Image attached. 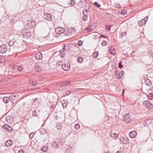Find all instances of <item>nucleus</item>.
Wrapping results in <instances>:
<instances>
[{"mask_svg": "<svg viewBox=\"0 0 153 153\" xmlns=\"http://www.w3.org/2000/svg\"><path fill=\"white\" fill-rule=\"evenodd\" d=\"M35 22L33 19H30L27 21V26L28 28L32 29L36 26Z\"/></svg>", "mask_w": 153, "mask_h": 153, "instance_id": "obj_1", "label": "nucleus"}, {"mask_svg": "<svg viewBox=\"0 0 153 153\" xmlns=\"http://www.w3.org/2000/svg\"><path fill=\"white\" fill-rule=\"evenodd\" d=\"M23 37L25 39L30 38L31 36V34L28 30H24L22 32Z\"/></svg>", "mask_w": 153, "mask_h": 153, "instance_id": "obj_2", "label": "nucleus"}, {"mask_svg": "<svg viewBox=\"0 0 153 153\" xmlns=\"http://www.w3.org/2000/svg\"><path fill=\"white\" fill-rule=\"evenodd\" d=\"M7 50V47L6 45L3 44L0 46V53L2 54L5 53Z\"/></svg>", "mask_w": 153, "mask_h": 153, "instance_id": "obj_3", "label": "nucleus"}, {"mask_svg": "<svg viewBox=\"0 0 153 153\" xmlns=\"http://www.w3.org/2000/svg\"><path fill=\"white\" fill-rule=\"evenodd\" d=\"M55 32L57 33V36H59L61 34L65 32V30L62 27H58L55 29Z\"/></svg>", "mask_w": 153, "mask_h": 153, "instance_id": "obj_4", "label": "nucleus"}, {"mask_svg": "<svg viewBox=\"0 0 153 153\" xmlns=\"http://www.w3.org/2000/svg\"><path fill=\"white\" fill-rule=\"evenodd\" d=\"M123 119L124 121L126 123H130L131 120L128 114H126L123 115Z\"/></svg>", "mask_w": 153, "mask_h": 153, "instance_id": "obj_5", "label": "nucleus"}, {"mask_svg": "<svg viewBox=\"0 0 153 153\" xmlns=\"http://www.w3.org/2000/svg\"><path fill=\"white\" fill-rule=\"evenodd\" d=\"M143 105L149 109L152 108V105L149 101H145L143 102Z\"/></svg>", "mask_w": 153, "mask_h": 153, "instance_id": "obj_6", "label": "nucleus"}, {"mask_svg": "<svg viewBox=\"0 0 153 153\" xmlns=\"http://www.w3.org/2000/svg\"><path fill=\"white\" fill-rule=\"evenodd\" d=\"M62 67L64 70L67 71L70 69V65L69 63L67 62V63L62 64Z\"/></svg>", "mask_w": 153, "mask_h": 153, "instance_id": "obj_7", "label": "nucleus"}, {"mask_svg": "<svg viewBox=\"0 0 153 153\" xmlns=\"http://www.w3.org/2000/svg\"><path fill=\"white\" fill-rule=\"evenodd\" d=\"M71 83L70 81H61L58 82V84L60 85V86L62 87L64 86L69 85Z\"/></svg>", "mask_w": 153, "mask_h": 153, "instance_id": "obj_8", "label": "nucleus"}, {"mask_svg": "<svg viewBox=\"0 0 153 153\" xmlns=\"http://www.w3.org/2000/svg\"><path fill=\"white\" fill-rule=\"evenodd\" d=\"M44 16L45 19L48 21H51L52 19L51 15L49 13H45Z\"/></svg>", "mask_w": 153, "mask_h": 153, "instance_id": "obj_9", "label": "nucleus"}, {"mask_svg": "<svg viewBox=\"0 0 153 153\" xmlns=\"http://www.w3.org/2000/svg\"><path fill=\"white\" fill-rule=\"evenodd\" d=\"M35 57L36 59L37 60L41 59L42 58V53L39 52L36 53L35 55Z\"/></svg>", "mask_w": 153, "mask_h": 153, "instance_id": "obj_10", "label": "nucleus"}, {"mask_svg": "<svg viewBox=\"0 0 153 153\" xmlns=\"http://www.w3.org/2000/svg\"><path fill=\"white\" fill-rule=\"evenodd\" d=\"M95 28V27L94 25H90V26L86 28L84 30H87L88 32H91Z\"/></svg>", "mask_w": 153, "mask_h": 153, "instance_id": "obj_11", "label": "nucleus"}, {"mask_svg": "<svg viewBox=\"0 0 153 153\" xmlns=\"http://www.w3.org/2000/svg\"><path fill=\"white\" fill-rule=\"evenodd\" d=\"M137 134V133L135 131H132L130 132L129 135L131 138H134L136 137Z\"/></svg>", "mask_w": 153, "mask_h": 153, "instance_id": "obj_12", "label": "nucleus"}, {"mask_svg": "<svg viewBox=\"0 0 153 153\" xmlns=\"http://www.w3.org/2000/svg\"><path fill=\"white\" fill-rule=\"evenodd\" d=\"M109 51L110 53L113 55H115V50L114 48L112 46H111L109 48Z\"/></svg>", "mask_w": 153, "mask_h": 153, "instance_id": "obj_13", "label": "nucleus"}, {"mask_svg": "<svg viewBox=\"0 0 153 153\" xmlns=\"http://www.w3.org/2000/svg\"><path fill=\"white\" fill-rule=\"evenodd\" d=\"M125 74L124 72L123 71H121L119 74H117V75H116V77L117 79H119L121 78L123 75Z\"/></svg>", "mask_w": 153, "mask_h": 153, "instance_id": "obj_14", "label": "nucleus"}, {"mask_svg": "<svg viewBox=\"0 0 153 153\" xmlns=\"http://www.w3.org/2000/svg\"><path fill=\"white\" fill-rule=\"evenodd\" d=\"M111 136L114 140L117 139L119 138L118 134H117L111 133Z\"/></svg>", "mask_w": 153, "mask_h": 153, "instance_id": "obj_15", "label": "nucleus"}, {"mask_svg": "<svg viewBox=\"0 0 153 153\" xmlns=\"http://www.w3.org/2000/svg\"><path fill=\"white\" fill-rule=\"evenodd\" d=\"M20 43L18 40H16L14 39V46L17 47H19Z\"/></svg>", "mask_w": 153, "mask_h": 153, "instance_id": "obj_16", "label": "nucleus"}, {"mask_svg": "<svg viewBox=\"0 0 153 153\" xmlns=\"http://www.w3.org/2000/svg\"><path fill=\"white\" fill-rule=\"evenodd\" d=\"M151 123V120L148 119L144 121L143 124L145 126H147L149 125Z\"/></svg>", "mask_w": 153, "mask_h": 153, "instance_id": "obj_17", "label": "nucleus"}, {"mask_svg": "<svg viewBox=\"0 0 153 153\" xmlns=\"http://www.w3.org/2000/svg\"><path fill=\"white\" fill-rule=\"evenodd\" d=\"M86 0H81L79 2V5L81 7H83L86 4Z\"/></svg>", "mask_w": 153, "mask_h": 153, "instance_id": "obj_18", "label": "nucleus"}, {"mask_svg": "<svg viewBox=\"0 0 153 153\" xmlns=\"http://www.w3.org/2000/svg\"><path fill=\"white\" fill-rule=\"evenodd\" d=\"M12 142L11 140H8L5 143V145L7 146H10L12 145Z\"/></svg>", "mask_w": 153, "mask_h": 153, "instance_id": "obj_19", "label": "nucleus"}, {"mask_svg": "<svg viewBox=\"0 0 153 153\" xmlns=\"http://www.w3.org/2000/svg\"><path fill=\"white\" fill-rule=\"evenodd\" d=\"M3 100L5 103H7L8 102L10 99L9 97H4L3 98Z\"/></svg>", "mask_w": 153, "mask_h": 153, "instance_id": "obj_20", "label": "nucleus"}, {"mask_svg": "<svg viewBox=\"0 0 153 153\" xmlns=\"http://www.w3.org/2000/svg\"><path fill=\"white\" fill-rule=\"evenodd\" d=\"M9 98L10 100L12 101V100H14L16 98V95L14 94H12L9 96Z\"/></svg>", "mask_w": 153, "mask_h": 153, "instance_id": "obj_21", "label": "nucleus"}, {"mask_svg": "<svg viewBox=\"0 0 153 153\" xmlns=\"http://www.w3.org/2000/svg\"><path fill=\"white\" fill-rule=\"evenodd\" d=\"M145 83L147 85L150 86L151 85L152 83L149 79H147L145 80Z\"/></svg>", "mask_w": 153, "mask_h": 153, "instance_id": "obj_22", "label": "nucleus"}, {"mask_svg": "<svg viewBox=\"0 0 153 153\" xmlns=\"http://www.w3.org/2000/svg\"><path fill=\"white\" fill-rule=\"evenodd\" d=\"M8 45L10 46H12L13 45H14V39L9 42Z\"/></svg>", "mask_w": 153, "mask_h": 153, "instance_id": "obj_23", "label": "nucleus"}, {"mask_svg": "<svg viewBox=\"0 0 153 153\" xmlns=\"http://www.w3.org/2000/svg\"><path fill=\"white\" fill-rule=\"evenodd\" d=\"M127 10H120L119 11L120 13H121L122 15H124L127 13Z\"/></svg>", "mask_w": 153, "mask_h": 153, "instance_id": "obj_24", "label": "nucleus"}, {"mask_svg": "<svg viewBox=\"0 0 153 153\" xmlns=\"http://www.w3.org/2000/svg\"><path fill=\"white\" fill-rule=\"evenodd\" d=\"M145 23V20L143 21V20H142L140 21H139L138 22V24L140 27L143 26Z\"/></svg>", "mask_w": 153, "mask_h": 153, "instance_id": "obj_25", "label": "nucleus"}, {"mask_svg": "<svg viewBox=\"0 0 153 153\" xmlns=\"http://www.w3.org/2000/svg\"><path fill=\"white\" fill-rule=\"evenodd\" d=\"M56 127L59 130H61L62 128V125L60 123H58L57 124Z\"/></svg>", "mask_w": 153, "mask_h": 153, "instance_id": "obj_26", "label": "nucleus"}, {"mask_svg": "<svg viewBox=\"0 0 153 153\" xmlns=\"http://www.w3.org/2000/svg\"><path fill=\"white\" fill-rule=\"evenodd\" d=\"M59 55L62 58L64 57L65 56V53L64 51L63 50H61L60 51Z\"/></svg>", "mask_w": 153, "mask_h": 153, "instance_id": "obj_27", "label": "nucleus"}, {"mask_svg": "<svg viewBox=\"0 0 153 153\" xmlns=\"http://www.w3.org/2000/svg\"><path fill=\"white\" fill-rule=\"evenodd\" d=\"M148 97L150 100H152L153 99V94L152 93L149 94L148 95Z\"/></svg>", "mask_w": 153, "mask_h": 153, "instance_id": "obj_28", "label": "nucleus"}, {"mask_svg": "<svg viewBox=\"0 0 153 153\" xmlns=\"http://www.w3.org/2000/svg\"><path fill=\"white\" fill-rule=\"evenodd\" d=\"M4 127L5 129H7L9 131H11V130L12 129V128L11 127L7 125H5L4 126Z\"/></svg>", "mask_w": 153, "mask_h": 153, "instance_id": "obj_29", "label": "nucleus"}, {"mask_svg": "<svg viewBox=\"0 0 153 153\" xmlns=\"http://www.w3.org/2000/svg\"><path fill=\"white\" fill-rule=\"evenodd\" d=\"M99 55L98 53V52L96 51L93 54V57L96 59L97 58Z\"/></svg>", "mask_w": 153, "mask_h": 153, "instance_id": "obj_30", "label": "nucleus"}, {"mask_svg": "<svg viewBox=\"0 0 153 153\" xmlns=\"http://www.w3.org/2000/svg\"><path fill=\"white\" fill-rule=\"evenodd\" d=\"M56 105L54 104H52L51 106V111L52 112L53 111Z\"/></svg>", "mask_w": 153, "mask_h": 153, "instance_id": "obj_31", "label": "nucleus"}, {"mask_svg": "<svg viewBox=\"0 0 153 153\" xmlns=\"http://www.w3.org/2000/svg\"><path fill=\"white\" fill-rule=\"evenodd\" d=\"M90 12V10H83V14H86L87 16L88 15V12Z\"/></svg>", "mask_w": 153, "mask_h": 153, "instance_id": "obj_32", "label": "nucleus"}, {"mask_svg": "<svg viewBox=\"0 0 153 153\" xmlns=\"http://www.w3.org/2000/svg\"><path fill=\"white\" fill-rule=\"evenodd\" d=\"M83 59L81 57H78L77 58V61L79 63H81Z\"/></svg>", "mask_w": 153, "mask_h": 153, "instance_id": "obj_33", "label": "nucleus"}, {"mask_svg": "<svg viewBox=\"0 0 153 153\" xmlns=\"http://www.w3.org/2000/svg\"><path fill=\"white\" fill-rule=\"evenodd\" d=\"M10 117L9 116H6V120L7 122H11V120H10Z\"/></svg>", "mask_w": 153, "mask_h": 153, "instance_id": "obj_34", "label": "nucleus"}, {"mask_svg": "<svg viewBox=\"0 0 153 153\" xmlns=\"http://www.w3.org/2000/svg\"><path fill=\"white\" fill-rule=\"evenodd\" d=\"M32 115L33 116H37V111L35 110L33 111L32 113Z\"/></svg>", "mask_w": 153, "mask_h": 153, "instance_id": "obj_35", "label": "nucleus"}, {"mask_svg": "<svg viewBox=\"0 0 153 153\" xmlns=\"http://www.w3.org/2000/svg\"><path fill=\"white\" fill-rule=\"evenodd\" d=\"M74 128L76 130L80 128V126L79 124H76L75 125Z\"/></svg>", "mask_w": 153, "mask_h": 153, "instance_id": "obj_36", "label": "nucleus"}, {"mask_svg": "<svg viewBox=\"0 0 153 153\" xmlns=\"http://www.w3.org/2000/svg\"><path fill=\"white\" fill-rule=\"evenodd\" d=\"M88 18V16L86 14H84L82 17V19L84 21H86Z\"/></svg>", "mask_w": 153, "mask_h": 153, "instance_id": "obj_37", "label": "nucleus"}, {"mask_svg": "<svg viewBox=\"0 0 153 153\" xmlns=\"http://www.w3.org/2000/svg\"><path fill=\"white\" fill-rule=\"evenodd\" d=\"M17 69L19 71H21L22 70V67L20 66H17Z\"/></svg>", "mask_w": 153, "mask_h": 153, "instance_id": "obj_38", "label": "nucleus"}, {"mask_svg": "<svg viewBox=\"0 0 153 153\" xmlns=\"http://www.w3.org/2000/svg\"><path fill=\"white\" fill-rule=\"evenodd\" d=\"M70 5L71 4L72 6L75 4V2L74 0H71L70 1V3H69Z\"/></svg>", "mask_w": 153, "mask_h": 153, "instance_id": "obj_39", "label": "nucleus"}, {"mask_svg": "<svg viewBox=\"0 0 153 153\" xmlns=\"http://www.w3.org/2000/svg\"><path fill=\"white\" fill-rule=\"evenodd\" d=\"M58 143L56 142H54L52 144V146L54 148H56L57 147Z\"/></svg>", "mask_w": 153, "mask_h": 153, "instance_id": "obj_40", "label": "nucleus"}, {"mask_svg": "<svg viewBox=\"0 0 153 153\" xmlns=\"http://www.w3.org/2000/svg\"><path fill=\"white\" fill-rule=\"evenodd\" d=\"M107 42L106 41H103L102 42V45L103 46H105L106 45Z\"/></svg>", "mask_w": 153, "mask_h": 153, "instance_id": "obj_41", "label": "nucleus"}, {"mask_svg": "<svg viewBox=\"0 0 153 153\" xmlns=\"http://www.w3.org/2000/svg\"><path fill=\"white\" fill-rule=\"evenodd\" d=\"M122 61H120L119 64V67L120 69L123 66V65H122Z\"/></svg>", "mask_w": 153, "mask_h": 153, "instance_id": "obj_42", "label": "nucleus"}, {"mask_svg": "<svg viewBox=\"0 0 153 153\" xmlns=\"http://www.w3.org/2000/svg\"><path fill=\"white\" fill-rule=\"evenodd\" d=\"M48 149L47 147L46 146H44L42 148V150L43 152H46Z\"/></svg>", "mask_w": 153, "mask_h": 153, "instance_id": "obj_43", "label": "nucleus"}, {"mask_svg": "<svg viewBox=\"0 0 153 153\" xmlns=\"http://www.w3.org/2000/svg\"><path fill=\"white\" fill-rule=\"evenodd\" d=\"M94 4L97 7H100V5L97 2H95L94 3Z\"/></svg>", "mask_w": 153, "mask_h": 153, "instance_id": "obj_44", "label": "nucleus"}, {"mask_svg": "<svg viewBox=\"0 0 153 153\" xmlns=\"http://www.w3.org/2000/svg\"><path fill=\"white\" fill-rule=\"evenodd\" d=\"M82 44H83V42L82 40H80L79 41L78 43V44L79 46H81L82 45Z\"/></svg>", "mask_w": 153, "mask_h": 153, "instance_id": "obj_45", "label": "nucleus"}, {"mask_svg": "<svg viewBox=\"0 0 153 153\" xmlns=\"http://www.w3.org/2000/svg\"><path fill=\"white\" fill-rule=\"evenodd\" d=\"M34 134H35L33 132L30 134L29 135L30 138L31 139L33 137Z\"/></svg>", "mask_w": 153, "mask_h": 153, "instance_id": "obj_46", "label": "nucleus"}, {"mask_svg": "<svg viewBox=\"0 0 153 153\" xmlns=\"http://www.w3.org/2000/svg\"><path fill=\"white\" fill-rule=\"evenodd\" d=\"M111 27V26L108 25H106V28L107 30H109L110 31V28Z\"/></svg>", "mask_w": 153, "mask_h": 153, "instance_id": "obj_47", "label": "nucleus"}, {"mask_svg": "<svg viewBox=\"0 0 153 153\" xmlns=\"http://www.w3.org/2000/svg\"><path fill=\"white\" fill-rule=\"evenodd\" d=\"M66 46V51H69L70 50V46H68V45H67Z\"/></svg>", "mask_w": 153, "mask_h": 153, "instance_id": "obj_48", "label": "nucleus"}, {"mask_svg": "<svg viewBox=\"0 0 153 153\" xmlns=\"http://www.w3.org/2000/svg\"><path fill=\"white\" fill-rule=\"evenodd\" d=\"M115 6L116 7L118 8H120L121 7L120 5V4H116L115 5Z\"/></svg>", "mask_w": 153, "mask_h": 153, "instance_id": "obj_49", "label": "nucleus"}, {"mask_svg": "<svg viewBox=\"0 0 153 153\" xmlns=\"http://www.w3.org/2000/svg\"><path fill=\"white\" fill-rule=\"evenodd\" d=\"M124 139V137H121L120 139V141H122V143H123V139Z\"/></svg>", "mask_w": 153, "mask_h": 153, "instance_id": "obj_50", "label": "nucleus"}, {"mask_svg": "<svg viewBox=\"0 0 153 153\" xmlns=\"http://www.w3.org/2000/svg\"><path fill=\"white\" fill-rule=\"evenodd\" d=\"M40 67V66H39L38 67H36V70L38 71L39 72L40 70H39V67Z\"/></svg>", "mask_w": 153, "mask_h": 153, "instance_id": "obj_51", "label": "nucleus"}, {"mask_svg": "<svg viewBox=\"0 0 153 153\" xmlns=\"http://www.w3.org/2000/svg\"><path fill=\"white\" fill-rule=\"evenodd\" d=\"M126 34V31H125L122 33V36L125 35Z\"/></svg>", "mask_w": 153, "mask_h": 153, "instance_id": "obj_52", "label": "nucleus"}, {"mask_svg": "<svg viewBox=\"0 0 153 153\" xmlns=\"http://www.w3.org/2000/svg\"><path fill=\"white\" fill-rule=\"evenodd\" d=\"M37 85V83L36 82H33L32 83V85L34 86H35Z\"/></svg>", "mask_w": 153, "mask_h": 153, "instance_id": "obj_53", "label": "nucleus"}, {"mask_svg": "<svg viewBox=\"0 0 153 153\" xmlns=\"http://www.w3.org/2000/svg\"><path fill=\"white\" fill-rule=\"evenodd\" d=\"M71 93V92L70 91H67L66 93H65V94L67 95H69L70 93Z\"/></svg>", "mask_w": 153, "mask_h": 153, "instance_id": "obj_54", "label": "nucleus"}, {"mask_svg": "<svg viewBox=\"0 0 153 153\" xmlns=\"http://www.w3.org/2000/svg\"><path fill=\"white\" fill-rule=\"evenodd\" d=\"M129 142V139L128 138L126 139V143L123 142V143H128Z\"/></svg>", "mask_w": 153, "mask_h": 153, "instance_id": "obj_55", "label": "nucleus"}, {"mask_svg": "<svg viewBox=\"0 0 153 153\" xmlns=\"http://www.w3.org/2000/svg\"><path fill=\"white\" fill-rule=\"evenodd\" d=\"M90 9V7L89 6V7H87V6H85V10H86L87 9H88V10Z\"/></svg>", "mask_w": 153, "mask_h": 153, "instance_id": "obj_56", "label": "nucleus"}, {"mask_svg": "<svg viewBox=\"0 0 153 153\" xmlns=\"http://www.w3.org/2000/svg\"><path fill=\"white\" fill-rule=\"evenodd\" d=\"M66 46L65 44H64V47L63 48V49L66 51Z\"/></svg>", "mask_w": 153, "mask_h": 153, "instance_id": "obj_57", "label": "nucleus"}, {"mask_svg": "<svg viewBox=\"0 0 153 153\" xmlns=\"http://www.w3.org/2000/svg\"><path fill=\"white\" fill-rule=\"evenodd\" d=\"M24 152V151L22 150H20L19 151V152L20 153H21L22 152L23 153Z\"/></svg>", "mask_w": 153, "mask_h": 153, "instance_id": "obj_58", "label": "nucleus"}, {"mask_svg": "<svg viewBox=\"0 0 153 153\" xmlns=\"http://www.w3.org/2000/svg\"><path fill=\"white\" fill-rule=\"evenodd\" d=\"M117 74H118L117 71H116L115 72V76H116V75H117Z\"/></svg>", "mask_w": 153, "mask_h": 153, "instance_id": "obj_59", "label": "nucleus"}, {"mask_svg": "<svg viewBox=\"0 0 153 153\" xmlns=\"http://www.w3.org/2000/svg\"><path fill=\"white\" fill-rule=\"evenodd\" d=\"M67 35L68 36H70L71 35V34H72V33L71 32V33H67Z\"/></svg>", "mask_w": 153, "mask_h": 153, "instance_id": "obj_60", "label": "nucleus"}, {"mask_svg": "<svg viewBox=\"0 0 153 153\" xmlns=\"http://www.w3.org/2000/svg\"><path fill=\"white\" fill-rule=\"evenodd\" d=\"M37 98H36L34 99L33 100V101H34L33 102H36V100H37Z\"/></svg>", "mask_w": 153, "mask_h": 153, "instance_id": "obj_61", "label": "nucleus"}, {"mask_svg": "<svg viewBox=\"0 0 153 153\" xmlns=\"http://www.w3.org/2000/svg\"><path fill=\"white\" fill-rule=\"evenodd\" d=\"M43 69L42 68V67L40 66V67H39V70L40 71H41Z\"/></svg>", "mask_w": 153, "mask_h": 153, "instance_id": "obj_62", "label": "nucleus"}, {"mask_svg": "<svg viewBox=\"0 0 153 153\" xmlns=\"http://www.w3.org/2000/svg\"><path fill=\"white\" fill-rule=\"evenodd\" d=\"M116 153H122L121 152L117 151Z\"/></svg>", "mask_w": 153, "mask_h": 153, "instance_id": "obj_63", "label": "nucleus"}, {"mask_svg": "<svg viewBox=\"0 0 153 153\" xmlns=\"http://www.w3.org/2000/svg\"><path fill=\"white\" fill-rule=\"evenodd\" d=\"M151 123L153 124V119L151 120Z\"/></svg>", "mask_w": 153, "mask_h": 153, "instance_id": "obj_64", "label": "nucleus"}]
</instances>
